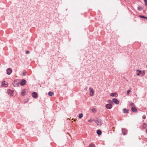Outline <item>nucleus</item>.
Listing matches in <instances>:
<instances>
[{
  "mask_svg": "<svg viewBox=\"0 0 147 147\" xmlns=\"http://www.w3.org/2000/svg\"><path fill=\"white\" fill-rule=\"evenodd\" d=\"M13 84V85L14 86L18 87L19 86V82L17 80H14V82Z\"/></svg>",
  "mask_w": 147,
  "mask_h": 147,
  "instance_id": "423d86ee",
  "label": "nucleus"
},
{
  "mask_svg": "<svg viewBox=\"0 0 147 147\" xmlns=\"http://www.w3.org/2000/svg\"><path fill=\"white\" fill-rule=\"evenodd\" d=\"M12 69L10 68H8L6 70L7 74L8 75H10L12 72Z\"/></svg>",
  "mask_w": 147,
  "mask_h": 147,
  "instance_id": "20e7f679",
  "label": "nucleus"
},
{
  "mask_svg": "<svg viewBox=\"0 0 147 147\" xmlns=\"http://www.w3.org/2000/svg\"><path fill=\"white\" fill-rule=\"evenodd\" d=\"M130 92H131V91L130 90H128L127 92V95H129V93Z\"/></svg>",
  "mask_w": 147,
  "mask_h": 147,
  "instance_id": "b1692460",
  "label": "nucleus"
},
{
  "mask_svg": "<svg viewBox=\"0 0 147 147\" xmlns=\"http://www.w3.org/2000/svg\"><path fill=\"white\" fill-rule=\"evenodd\" d=\"M92 111L93 112H96V109L95 108H93L92 109Z\"/></svg>",
  "mask_w": 147,
  "mask_h": 147,
  "instance_id": "412c9836",
  "label": "nucleus"
},
{
  "mask_svg": "<svg viewBox=\"0 0 147 147\" xmlns=\"http://www.w3.org/2000/svg\"><path fill=\"white\" fill-rule=\"evenodd\" d=\"M142 76H143L145 74V71L144 70L142 71V72L140 73Z\"/></svg>",
  "mask_w": 147,
  "mask_h": 147,
  "instance_id": "a211bd4d",
  "label": "nucleus"
},
{
  "mask_svg": "<svg viewBox=\"0 0 147 147\" xmlns=\"http://www.w3.org/2000/svg\"><path fill=\"white\" fill-rule=\"evenodd\" d=\"M26 72H23V74L24 76H25L26 75Z\"/></svg>",
  "mask_w": 147,
  "mask_h": 147,
  "instance_id": "473e14b6",
  "label": "nucleus"
},
{
  "mask_svg": "<svg viewBox=\"0 0 147 147\" xmlns=\"http://www.w3.org/2000/svg\"><path fill=\"white\" fill-rule=\"evenodd\" d=\"M140 73H137V75L138 76H139L140 75Z\"/></svg>",
  "mask_w": 147,
  "mask_h": 147,
  "instance_id": "2f4dec72",
  "label": "nucleus"
},
{
  "mask_svg": "<svg viewBox=\"0 0 147 147\" xmlns=\"http://www.w3.org/2000/svg\"><path fill=\"white\" fill-rule=\"evenodd\" d=\"M93 121L92 120H91V119H90V120H88V121L89 122H92Z\"/></svg>",
  "mask_w": 147,
  "mask_h": 147,
  "instance_id": "c756f323",
  "label": "nucleus"
},
{
  "mask_svg": "<svg viewBox=\"0 0 147 147\" xmlns=\"http://www.w3.org/2000/svg\"><path fill=\"white\" fill-rule=\"evenodd\" d=\"M122 131L124 135H125L127 134V130L126 129L122 128Z\"/></svg>",
  "mask_w": 147,
  "mask_h": 147,
  "instance_id": "0eeeda50",
  "label": "nucleus"
},
{
  "mask_svg": "<svg viewBox=\"0 0 147 147\" xmlns=\"http://www.w3.org/2000/svg\"><path fill=\"white\" fill-rule=\"evenodd\" d=\"M134 105V104L133 103V102H131L130 103V105L131 106H133Z\"/></svg>",
  "mask_w": 147,
  "mask_h": 147,
  "instance_id": "c85d7f7f",
  "label": "nucleus"
},
{
  "mask_svg": "<svg viewBox=\"0 0 147 147\" xmlns=\"http://www.w3.org/2000/svg\"><path fill=\"white\" fill-rule=\"evenodd\" d=\"M90 90V95L91 96H93L94 93V91L93 90V89L91 87H90L89 88Z\"/></svg>",
  "mask_w": 147,
  "mask_h": 147,
  "instance_id": "f03ea898",
  "label": "nucleus"
},
{
  "mask_svg": "<svg viewBox=\"0 0 147 147\" xmlns=\"http://www.w3.org/2000/svg\"><path fill=\"white\" fill-rule=\"evenodd\" d=\"M142 118L144 119H145L146 118V116L144 115L142 116Z\"/></svg>",
  "mask_w": 147,
  "mask_h": 147,
  "instance_id": "cd10ccee",
  "label": "nucleus"
},
{
  "mask_svg": "<svg viewBox=\"0 0 147 147\" xmlns=\"http://www.w3.org/2000/svg\"><path fill=\"white\" fill-rule=\"evenodd\" d=\"M7 83L5 82V81L3 82L2 83V84L5 87H7Z\"/></svg>",
  "mask_w": 147,
  "mask_h": 147,
  "instance_id": "4468645a",
  "label": "nucleus"
},
{
  "mask_svg": "<svg viewBox=\"0 0 147 147\" xmlns=\"http://www.w3.org/2000/svg\"><path fill=\"white\" fill-rule=\"evenodd\" d=\"M146 66H147V65H146Z\"/></svg>",
  "mask_w": 147,
  "mask_h": 147,
  "instance_id": "72a5a7b5",
  "label": "nucleus"
},
{
  "mask_svg": "<svg viewBox=\"0 0 147 147\" xmlns=\"http://www.w3.org/2000/svg\"><path fill=\"white\" fill-rule=\"evenodd\" d=\"M48 95L49 96H52L54 95V93L53 92L49 91L48 92Z\"/></svg>",
  "mask_w": 147,
  "mask_h": 147,
  "instance_id": "dca6fc26",
  "label": "nucleus"
},
{
  "mask_svg": "<svg viewBox=\"0 0 147 147\" xmlns=\"http://www.w3.org/2000/svg\"><path fill=\"white\" fill-rule=\"evenodd\" d=\"M88 147H95V145L93 144H90L89 145Z\"/></svg>",
  "mask_w": 147,
  "mask_h": 147,
  "instance_id": "aec40b11",
  "label": "nucleus"
},
{
  "mask_svg": "<svg viewBox=\"0 0 147 147\" xmlns=\"http://www.w3.org/2000/svg\"><path fill=\"white\" fill-rule=\"evenodd\" d=\"M30 53V51H27L26 52V54H28Z\"/></svg>",
  "mask_w": 147,
  "mask_h": 147,
  "instance_id": "7c9ffc66",
  "label": "nucleus"
},
{
  "mask_svg": "<svg viewBox=\"0 0 147 147\" xmlns=\"http://www.w3.org/2000/svg\"><path fill=\"white\" fill-rule=\"evenodd\" d=\"M32 96L35 98H36L38 97L37 94L36 92H32Z\"/></svg>",
  "mask_w": 147,
  "mask_h": 147,
  "instance_id": "7ed1b4c3",
  "label": "nucleus"
},
{
  "mask_svg": "<svg viewBox=\"0 0 147 147\" xmlns=\"http://www.w3.org/2000/svg\"><path fill=\"white\" fill-rule=\"evenodd\" d=\"M131 110L132 112H137L138 111L137 109L135 107H132L131 108Z\"/></svg>",
  "mask_w": 147,
  "mask_h": 147,
  "instance_id": "f8f14e48",
  "label": "nucleus"
},
{
  "mask_svg": "<svg viewBox=\"0 0 147 147\" xmlns=\"http://www.w3.org/2000/svg\"><path fill=\"white\" fill-rule=\"evenodd\" d=\"M13 90H11L9 89L7 90V93L8 94L11 96L12 95V94L13 93Z\"/></svg>",
  "mask_w": 147,
  "mask_h": 147,
  "instance_id": "9d476101",
  "label": "nucleus"
},
{
  "mask_svg": "<svg viewBox=\"0 0 147 147\" xmlns=\"http://www.w3.org/2000/svg\"><path fill=\"white\" fill-rule=\"evenodd\" d=\"M110 95L111 96L115 97H117V94L116 92L112 93L110 94Z\"/></svg>",
  "mask_w": 147,
  "mask_h": 147,
  "instance_id": "9b49d317",
  "label": "nucleus"
},
{
  "mask_svg": "<svg viewBox=\"0 0 147 147\" xmlns=\"http://www.w3.org/2000/svg\"><path fill=\"white\" fill-rule=\"evenodd\" d=\"M142 9V8L141 7H138V11H141Z\"/></svg>",
  "mask_w": 147,
  "mask_h": 147,
  "instance_id": "5701e85b",
  "label": "nucleus"
},
{
  "mask_svg": "<svg viewBox=\"0 0 147 147\" xmlns=\"http://www.w3.org/2000/svg\"><path fill=\"white\" fill-rule=\"evenodd\" d=\"M96 133L99 136L101 135L102 134V131L100 129H98L96 131Z\"/></svg>",
  "mask_w": 147,
  "mask_h": 147,
  "instance_id": "ddd939ff",
  "label": "nucleus"
},
{
  "mask_svg": "<svg viewBox=\"0 0 147 147\" xmlns=\"http://www.w3.org/2000/svg\"><path fill=\"white\" fill-rule=\"evenodd\" d=\"M112 107V105L111 103L107 104L105 105L106 107L109 109H111Z\"/></svg>",
  "mask_w": 147,
  "mask_h": 147,
  "instance_id": "6e6552de",
  "label": "nucleus"
},
{
  "mask_svg": "<svg viewBox=\"0 0 147 147\" xmlns=\"http://www.w3.org/2000/svg\"><path fill=\"white\" fill-rule=\"evenodd\" d=\"M26 81L24 79H22L20 82V84L22 86L25 85L26 83Z\"/></svg>",
  "mask_w": 147,
  "mask_h": 147,
  "instance_id": "39448f33",
  "label": "nucleus"
},
{
  "mask_svg": "<svg viewBox=\"0 0 147 147\" xmlns=\"http://www.w3.org/2000/svg\"><path fill=\"white\" fill-rule=\"evenodd\" d=\"M123 112L124 113H129V111L128 110L126 109H123Z\"/></svg>",
  "mask_w": 147,
  "mask_h": 147,
  "instance_id": "2eb2a0df",
  "label": "nucleus"
},
{
  "mask_svg": "<svg viewBox=\"0 0 147 147\" xmlns=\"http://www.w3.org/2000/svg\"><path fill=\"white\" fill-rule=\"evenodd\" d=\"M21 95L22 96H24L25 95V92L23 91L21 92Z\"/></svg>",
  "mask_w": 147,
  "mask_h": 147,
  "instance_id": "4be33fe9",
  "label": "nucleus"
},
{
  "mask_svg": "<svg viewBox=\"0 0 147 147\" xmlns=\"http://www.w3.org/2000/svg\"><path fill=\"white\" fill-rule=\"evenodd\" d=\"M96 123H97L98 125H101L102 124V121L100 119H98L96 121Z\"/></svg>",
  "mask_w": 147,
  "mask_h": 147,
  "instance_id": "f257e3e1",
  "label": "nucleus"
},
{
  "mask_svg": "<svg viewBox=\"0 0 147 147\" xmlns=\"http://www.w3.org/2000/svg\"><path fill=\"white\" fill-rule=\"evenodd\" d=\"M145 4L147 5V0H144Z\"/></svg>",
  "mask_w": 147,
  "mask_h": 147,
  "instance_id": "bb28decb",
  "label": "nucleus"
},
{
  "mask_svg": "<svg viewBox=\"0 0 147 147\" xmlns=\"http://www.w3.org/2000/svg\"><path fill=\"white\" fill-rule=\"evenodd\" d=\"M108 102L109 103H111H111H113V102L112 101V100H108Z\"/></svg>",
  "mask_w": 147,
  "mask_h": 147,
  "instance_id": "393cba45",
  "label": "nucleus"
},
{
  "mask_svg": "<svg viewBox=\"0 0 147 147\" xmlns=\"http://www.w3.org/2000/svg\"><path fill=\"white\" fill-rule=\"evenodd\" d=\"M83 116V115L82 113H81L79 114V118L80 119Z\"/></svg>",
  "mask_w": 147,
  "mask_h": 147,
  "instance_id": "6ab92c4d",
  "label": "nucleus"
},
{
  "mask_svg": "<svg viewBox=\"0 0 147 147\" xmlns=\"http://www.w3.org/2000/svg\"><path fill=\"white\" fill-rule=\"evenodd\" d=\"M136 71L137 72H139V73H140L141 72H142V71L141 70H138V69H137L136 70Z\"/></svg>",
  "mask_w": 147,
  "mask_h": 147,
  "instance_id": "a878e982",
  "label": "nucleus"
},
{
  "mask_svg": "<svg viewBox=\"0 0 147 147\" xmlns=\"http://www.w3.org/2000/svg\"><path fill=\"white\" fill-rule=\"evenodd\" d=\"M139 17L142 18H144L147 20V17H145L143 16L142 15H139Z\"/></svg>",
  "mask_w": 147,
  "mask_h": 147,
  "instance_id": "f3484780",
  "label": "nucleus"
},
{
  "mask_svg": "<svg viewBox=\"0 0 147 147\" xmlns=\"http://www.w3.org/2000/svg\"><path fill=\"white\" fill-rule=\"evenodd\" d=\"M112 102H114L116 104H118L119 103V102L118 100L115 98H113L112 100Z\"/></svg>",
  "mask_w": 147,
  "mask_h": 147,
  "instance_id": "1a4fd4ad",
  "label": "nucleus"
}]
</instances>
